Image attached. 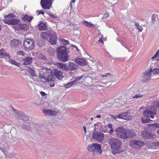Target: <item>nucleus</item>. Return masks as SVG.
Masks as SVG:
<instances>
[{"label": "nucleus", "instance_id": "nucleus-1", "mask_svg": "<svg viewBox=\"0 0 159 159\" xmlns=\"http://www.w3.org/2000/svg\"><path fill=\"white\" fill-rule=\"evenodd\" d=\"M108 141L111 145L112 152L114 155L116 156L121 152L122 151L120 149L122 143L120 139L111 137L109 139Z\"/></svg>", "mask_w": 159, "mask_h": 159}, {"label": "nucleus", "instance_id": "nucleus-2", "mask_svg": "<svg viewBox=\"0 0 159 159\" xmlns=\"http://www.w3.org/2000/svg\"><path fill=\"white\" fill-rule=\"evenodd\" d=\"M57 57L59 60L63 62H66L68 60L69 52L67 48L64 46L58 47L57 48Z\"/></svg>", "mask_w": 159, "mask_h": 159}, {"label": "nucleus", "instance_id": "nucleus-3", "mask_svg": "<svg viewBox=\"0 0 159 159\" xmlns=\"http://www.w3.org/2000/svg\"><path fill=\"white\" fill-rule=\"evenodd\" d=\"M159 75V70H147L141 76V81L145 83L149 82L152 75Z\"/></svg>", "mask_w": 159, "mask_h": 159}, {"label": "nucleus", "instance_id": "nucleus-4", "mask_svg": "<svg viewBox=\"0 0 159 159\" xmlns=\"http://www.w3.org/2000/svg\"><path fill=\"white\" fill-rule=\"evenodd\" d=\"M15 17V15L13 13H11L8 15L4 16L5 19L3 20V21L5 24L9 25H18L20 23L19 20L16 18L13 19Z\"/></svg>", "mask_w": 159, "mask_h": 159}, {"label": "nucleus", "instance_id": "nucleus-5", "mask_svg": "<svg viewBox=\"0 0 159 159\" xmlns=\"http://www.w3.org/2000/svg\"><path fill=\"white\" fill-rule=\"evenodd\" d=\"M87 149L89 151L92 152L93 154H100L102 153L101 145L97 143H93L89 145Z\"/></svg>", "mask_w": 159, "mask_h": 159}, {"label": "nucleus", "instance_id": "nucleus-6", "mask_svg": "<svg viewBox=\"0 0 159 159\" xmlns=\"http://www.w3.org/2000/svg\"><path fill=\"white\" fill-rule=\"evenodd\" d=\"M34 40L30 39H25L23 45L26 50L30 51L34 48Z\"/></svg>", "mask_w": 159, "mask_h": 159}, {"label": "nucleus", "instance_id": "nucleus-7", "mask_svg": "<svg viewBox=\"0 0 159 159\" xmlns=\"http://www.w3.org/2000/svg\"><path fill=\"white\" fill-rule=\"evenodd\" d=\"M157 109L155 108L153 106L147 107L143 114L144 117H148L151 114L156 115L157 114Z\"/></svg>", "mask_w": 159, "mask_h": 159}, {"label": "nucleus", "instance_id": "nucleus-8", "mask_svg": "<svg viewBox=\"0 0 159 159\" xmlns=\"http://www.w3.org/2000/svg\"><path fill=\"white\" fill-rule=\"evenodd\" d=\"M115 131L118 137L123 139H126V138L125 136H126L127 130L125 129L122 127H118L115 129Z\"/></svg>", "mask_w": 159, "mask_h": 159}, {"label": "nucleus", "instance_id": "nucleus-9", "mask_svg": "<svg viewBox=\"0 0 159 159\" xmlns=\"http://www.w3.org/2000/svg\"><path fill=\"white\" fill-rule=\"evenodd\" d=\"M129 113L128 112H124L117 115H112V116L115 119L118 118L129 120L132 119L133 118L132 116H129Z\"/></svg>", "mask_w": 159, "mask_h": 159}, {"label": "nucleus", "instance_id": "nucleus-10", "mask_svg": "<svg viewBox=\"0 0 159 159\" xmlns=\"http://www.w3.org/2000/svg\"><path fill=\"white\" fill-rule=\"evenodd\" d=\"M53 0H41L40 4L43 9H49L52 7Z\"/></svg>", "mask_w": 159, "mask_h": 159}, {"label": "nucleus", "instance_id": "nucleus-11", "mask_svg": "<svg viewBox=\"0 0 159 159\" xmlns=\"http://www.w3.org/2000/svg\"><path fill=\"white\" fill-rule=\"evenodd\" d=\"M144 143L139 140H131L130 141V145L133 147L139 148L143 146Z\"/></svg>", "mask_w": 159, "mask_h": 159}, {"label": "nucleus", "instance_id": "nucleus-12", "mask_svg": "<svg viewBox=\"0 0 159 159\" xmlns=\"http://www.w3.org/2000/svg\"><path fill=\"white\" fill-rule=\"evenodd\" d=\"M93 138L97 141L101 142L103 141L104 139V135L101 132H96L93 133Z\"/></svg>", "mask_w": 159, "mask_h": 159}, {"label": "nucleus", "instance_id": "nucleus-13", "mask_svg": "<svg viewBox=\"0 0 159 159\" xmlns=\"http://www.w3.org/2000/svg\"><path fill=\"white\" fill-rule=\"evenodd\" d=\"M74 61L76 63L80 66H84L88 64L87 60L84 59L78 58H75Z\"/></svg>", "mask_w": 159, "mask_h": 159}, {"label": "nucleus", "instance_id": "nucleus-14", "mask_svg": "<svg viewBox=\"0 0 159 159\" xmlns=\"http://www.w3.org/2000/svg\"><path fill=\"white\" fill-rule=\"evenodd\" d=\"M53 75L58 80H61L63 77V73L60 70H53Z\"/></svg>", "mask_w": 159, "mask_h": 159}, {"label": "nucleus", "instance_id": "nucleus-15", "mask_svg": "<svg viewBox=\"0 0 159 159\" xmlns=\"http://www.w3.org/2000/svg\"><path fill=\"white\" fill-rule=\"evenodd\" d=\"M142 135L145 139H152L153 137V133L151 132H147L145 131H143L141 133Z\"/></svg>", "mask_w": 159, "mask_h": 159}, {"label": "nucleus", "instance_id": "nucleus-16", "mask_svg": "<svg viewBox=\"0 0 159 159\" xmlns=\"http://www.w3.org/2000/svg\"><path fill=\"white\" fill-rule=\"evenodd\" d=\"M43 112L45 115H47L55 116L57 114V113L56 111L50 110L43 109Z\"/></svg>", "mask_w": 159, "mask_h": 159}, {"label": "nucleus", "instance_id": "nucleus-17", "mask_svg": "<svg viewBox=\"0 0 159 159\" xmlns=\"http://www.w3.org/2000/svg\"><path fill=\"white\" fill-rule=\"evenodd\" d=\"M136 134L133 130L130 129L127 130V133L126 134L125 138L126 139L129 138H132L135 136Z\"/></svg>", "mask_w": 159, "mask_h": 159}, {"label": "nucleus", "instance_id": "nucleus-18", "mask_svg": "<svg viewBox=\"0 0 159 159\" xmlns=\"http://www.w3.org/2000/svg\"><path fill=\"white\" fill-rule=\"evenodd\" d=\"M51 34L49 32H42L40 34V36L42 39L47 40L48 38H50Z\"/></svg>", "mask_w": 159, "mask_h": 159}, {"label": "nucleus", "instance_id": "nucleus-19", "mask_svg": "<svg viewBox=\"0 0 159 159\" xmlns=\"http://www.w3.org/2000/svg\"><path fill=\"white\" fill-rule=\"evenodd\" d=\"M94 125L95 126H97V127H95V129L97 128V129H99L100 130L104 132H105L106 131V129L105 126H103L102 124L100 123L97 122L96 124H95Z\"/></svg>", "mask_w": 159, "mask_h": 159}, {"label": "nucleus", "instance_id": "nucleus-20", "mask_svg": "<svg viewBox=\"0 0 159 159\" xmlns=\"http://www.w3.org/2000/svg\"><path fill=\"white\" fill-rule=\"evenodd\" d=\"M32 61L31 57H27L26 58L23 59V64L25 66L30 64L32 63Z\"/></svg>", "mask_w": 159, "mask_h": 159}, {"label": "nucleus", "instance_id": "nucleus-21", "mask_svg": "<svg viewBox=\"0 0 159 159\" xmlns=\"http://www.w3.org/2000/svg\"><path fill=\"white\" fill-rule=\"evenodd\" d=\"M20 43V41L16 39L11 40L10 44L11 46L14 48H17L19 46V44Z\"/></svg>", "mask_w": 159, "mask_h": 159}, {"label": "nucleus", "instance_id": "nucleus-22", "mask_svg": "<svg viewBox=\"0 0 159 159\" xmlns=\"http://www.w3.org/2000/svg\"><path fill=\"white\" fill-rule=\"evenodd\" d=\"M38 26L40 30H47V25L45 23L40 22Z\"/></svg>", "mask_w": 159, "mask_h": 159}, {"label": "nucleus", "instance_id": "nucleus-23", "mask_svg": "<svg viewBox=\"0 0 159 159\" xmlns=\"http://www.w3.org/2000/svg\"><path fill=\"white\" fill-rule=\"evenodd\" d=\"M52 71H49L48 74L47 75V82H53L54 81V77L52 75Z\"/></svg>", "mask_w": 159, "mask_h": 159}, {"label": "nucleus", "instance_id": "nucleus-24", "mask_svg": "<svg viewBox=\"0 0 159 159\" xmlns=\"http://www.w3.org/2000/svg\"><path fill=\"white\" fill-rule=\"evenodd\" d=\"M50 71H52V70H41L39 71V78H41L44 76H47L48 72Z\"/></svg>", "mask_w": 159, "mask_h": 159}, {"label": "nucleus", "instance_id": "nucleus-25", "mask_svg": "<svg viewBox=\"0 0 159 159\" xmlns=\"http://www.w3.org/2000/svg\"><path fill=\"white\" fill-rule=\"evenodd\" d=\"M55 65L58 69H62V70H66V66L64 63L58 62L56 63Z\"/></svg>", "mask_w": 159, "mask_h": 159}, {"label": "nucleus", "instance_id": "nucleus-26", "mask_svg": "<svg viewBox=\"0 0 159 159\" xmlns=\"http://www.w3.org/2000/svg\"><path fill=\"white\" fill-rule=\"evenodd\" d=\"M18 25V26L17 28H16L17 30L21 29L27 30L28 29V26L26 24H19V23Z\"/></svg>", "mask_w": 159, "mask_h": 159}, {"label": "nucleus", "instance_id": "nucleus-27", "mask_svg": "<svg viewBox=\"0 0 159 159\" xmlns=\"http://www.w3.org/2000/svg\"><path fill=\"white\" fill-rule=\"evenodd\" d=\"M49 42L52 45L56 44L57 37L55 36H53L52 34L50 35Z\"/></svg>", "mask_w": 159, "mask_h": 159}, {"label": "nucleus", "instance_id": "nucleus-28", "mask_svg": "<svg viewBox=\"0 0 159 159\" xmlns=\"http://www.w3.org/2000/svg\"><path fill=\"white\" fill-rule=\"evenodd\" d=\"M16 116L18 119H22L23 116L24 115V113L21 111H16Z\"/></svg>", "mask_w": 159, "mask_h": 159}, {"label": "nucleus", "instance_id": "nucleus-29", "mask_svg": "<svg viewBox=\"0 0 159 159\" xmlns=\"http://www.w3.org/2000/svg\"><path fill=\"white\" fill-rule=\"evenodd\" d=\"M33 17L32 16H29L26 15L22 18L23 20L24 21H28L30 22L32 20Z\"/></svg>", "mask_w": 159, "mask_h": 159}, {"label": "nucleus", "instance_id": "nucleus-30", "mask_svg": "<svg viewBox=\"0 0 159 159\" xmlns=\"http://www.w3.org/2000/svg\"><path fill=\"white\" fill-rule=\"evenodd\" d=\"M69 67L71 70H75L77 68L78 66L73 62H69Z\"/></svg>", "mask_w": 159, "mask_h": 159}, {"label": "nucleus", "instance_id": "nucleus-31", "mask_svg": "<svg viewBox=\"0 0 159 159\" xmlns=\"http://www.w3.org/2000/svg\"><path fill=\"white\" fill-rule=\"evenodd\" d=\"M83 24H85L86 26L89 27H93L94 26V25L93 24L86 20H84Z\"/></svg>", "mask_w": 159, "mask_h": 159}, {"label": "nucleus", "instance_id": "nucleus-32", "mask_svg": "<svg viewBox=\"0 0 159 159\" xmlns=\"http://www.w3.org/2000/svg\"><path fill=\"white\" fill-rule=\"evenodd\" d=\"M152 59H155L157 61L159 60V49L156 52L155 55L152 57Z\"/></svg>", "mask_w": 159, "mask_h": 159}, {"label": "nucleus", "instance_id": "nucleus-33", "mask_svg": "<svg viewBox=\"0 0 159 159\" xmlns=\"http://www.w3.org/2000/svg\"><path fill=\"white\" fill-rule=\"evenodd\" d=\"M83 77L85 78V77L84 76V75H82L80 76H78L75 78V80L73 81L76 84V82L80 80L81 79H82Z\"/></svg>", "mask_w": 159, "mask_h": 159}, {"label": "nucleus", "instance_id": "nucleus-34", "mask_svg": "<svg viewBox=\"0 0 159 159\" xmlns=\"http://www.w3.org/2000/svg\"><path fill=\"white\" fill-rule=\"evenodd\" d=\"M135 25L137 27V29L139 31L141 32L143 30L142 27L141 25H140L139 23H136L135 24Z\"/></svg>", "mask_w": 159, "mask_h": 159}, {"label": "nucleus", "instance_id": "nucleus-35", "mask_svg": "<svg viewBox=\"0 0 159 159\" xmlns=\"http://www.w3.org/2000/svg\"><path fill=\"white\" fill-rule=\"evenodd\" d=\"M153 105L155 108H156L157 109H159V102L156 101H153Z\"/></svg>", "mask_w": 159, "mask_h": 159}, {"label": "nucleus", "instance_id": "nucleus-36", "mask_svg": "<svg viewBox=\"0 0 159 159\" xmlns=\"http://www.w3.org/2000/svg\"><path fill=\"white\" fill-rule=\"evenodd\" d=\"M10 62L13 65H15L17 66H20V62H17L16 61L13 59L10 60Z\"/></svg>", "mask_w": 159, "mask_h": 159}, {"label": "nucleus", "instance_id": "nucleus-37", "mask_svg": "<svg viewBox=\"0 0 159 159\" xmlns=\"http://www.w3.org/2000/svg\"><path fill=\"white\" fill-rule=\"evenodd\" d=\"M75 83L73 81L69 82V83H67L65 85V88H67L70 87L72 86H73V85L75 84Z\"/></svg>", "mask_w": 159, "mask_h": 159}, {"label": "nucleus", "instance_id": "nucleus-38", "mask_svg": "<svg viewBox=\"0 0 159 159\" xmlns=\"http://www.w3.org/2000/svg\"><path fill=\"white\" fill-rule=\"evenodd\" d=\"M29 73L32 76H37L34 70H29Z\"/></svg>", "mask_w": 159, "mask_h": 159}, {"label": "nucleus", "instance_id": "nucleus-39", "mask_svg": "<svg viewBox=\"0 0 159 159\" xmlns=\"http://www.w3.org/2000/svg\"><path fill=\"white\" fill-rule=\"evenodd\" d=\"M156 15L155 14H153L152 15V24H153L154 25L155 24V21L157 20H156Z\"/></svg>", "mask_w": 159, "mask_h": 159}, {"label": "nucleus", "instance_id": "nucleus-40", "mask_svg": "<svg viewBox=\"0 0 159 159\" xmlns=\"http://www.w3.org/2000/svg\"><path fill=\"white\" fill-rule=\"evenodd\" d=\"M1 57L5 58H6L7 57L9 58L10 57L9 54L7 52H3Z\"/></svg>", "mask_w": 159, "mask_h": 159}, {"label": "nucleus", "instance_id": "nucleus-41", "mask_svg": "<svg viewBox=\"0 0 159 159\" xmlns=\"http://www.w3.org/2000/svg\"><path fill=\"white\" fill-rule=\"evenodd\" d=\"M85 127H86V128L87 129L88 131L89 132L90 131V129L92 127V126L91 125V124L89 123L85 124L84 125Z\"/></svg>", "mask_w": 159, "mask_h": 159}, {"label": "nucleus", "instance_id": "nucleus-42", "mask_svg": "<svg viewBox=\"0 0 159 159\" xmlns=\"http://www.w3.org/2000/svg\"><path fill=\"white\" fill-rule=\"evenodd\" d=\"M47 76H44L42 77L41 78L39 79L40 80V81L42 82H47Z\"/></svg>", "mask_w": 159, "mask_h": 159}, {"label": "nucleus", "instance_id": "nucleus-43", "mask_svg": "<svg viewBox=\"0 0 159 159\" xmlns=\"http://www.w3.org/2000/svg\"><path fill=\"white\" fill-rule=\"evenodd\" d=\"M141 120L142 123H149L150 121H152V120H151L150 119H144L143 118H141Z\"/></svg>", "mask_w": 159, "mask_h": 159}, {"label": "nucleus", "instance_id": "nucleus-44", "mask_svg": "<svg viewBox=\"0 0 159 159\" xmlns=\"http://www.w3.org/2000/svg\"><path fill=\"white\" fill-rule=\"evenodd\" d=\"M29 119V117L27 116V115H25V114H24V115L23 116V117L21 120H23L24 121H27Z\"/></svg>", "mask_w": 159, "mask_h": 159}, {"label": "nucleus", "instance_id": "nucleus-45", "mask_svg": "<svg viewBox=\"0 0 159 159\" xmlns=\"http://www.w3.org/2000/svg\"><path fill=\"white\" fill-rule=\"evenodd\" d=\"M17 55V56H18L19 55H21L22 56H24L25 55V54L24 52L22 51H17L16 52Z\"/></svg>", "mask_w": 159, "mask_h": 159}, {"label": "nucleus", "instance_id": "nucleus-46", "mask_svg": "<svg viewBox=\"0 0 159 159\" xmlns=\"http://www.w3.org/2000/svg\"><path fill=\"white\" fill-rule=\"evenodd\" d=\"M63 44L64 45H66L69 44V42L67 40H66L64 39H62L61 40Z\"/></svg>", "mask_w": 159, "mask_h": 159}, {"label": "nucleus", "instance_id": "nucleus-47", "mask_svg": "<svg viewBox=\"0 0 159 159\" xmlns=\"http://www.w3.org/2000/svg\"><path fill=\"white\" fill-rule=\"evenodd\" d=\"M143 96V95L140 94H138L135 95L133 97V98H140Z\"/></svg>", "mask_w": 159, "mask_h": 159}, {"label": "nucleus", "instance_id": "nucleus-48", "mask_svg": "<svg viewBox=\"0 0 159 159\" xmlns=\"http://www.w3.org/2000/svg\"><path fill=\"white\" fill-rule=\"evenodd\" d=\"M109 14L108 13L106 12L103 15L102 18L104 19H106L107 18L109 17Z\"/></svg>", "mask_w": 159, "mask_h": 159}, {"label": "nucleus", "instance_id": "nucleus-49", "mask_svg": "<svg viewBox=\"0 0 159 159\" xmlns=\"http://www.w3.org/2000/svg\"><path fill=\"white\" fill-rule=\"evenodd\" d=\"M159 24V21L158 20H156V21H155V25H154V24H152L153 26L155 27H158Z\"/></svg>", "mask_w": 159, "mask_h": 159}, {"label": "nucleus", "instance_id": "nucleus-50", "mask_svg": "<svg viewBox=\"0 0 159 159\" xmlns=\"http://www.w3.org/2000/svg\"><path fill=\"white\" fill-rule=\"evenodd\" d=\"M22 128L25 130H28L30 128V127L28 125H23L22 126Z\"/></svg>", "mask_w": 159, "mask_h": 159}, {"label": "nucleus", "instance_id": "nucleus-51", "mask_svg": "<svg viewBox=\"0 0 159 159\" xmlns=\"http://www.w3.org/2000/svg\"><path fill=\"white\" fill-rule=\"evenodd\" d=\"M36 12L38 15H39L40 14L43 15L44 14V12L42 10H37Z\"/></svg>", "mask_w": 159, "mask_h": 159}, {"label": "nucleus", "instance_id": "nucleus-52", "mask_svg": "<svg viewBox=\"0 0 159 159\" xmlns=\"http://www.w3.org/2000/svg\"><path fill=\"white\" fill-rule=\"evenodd\" d=\"M108 75H109V76H111V74L110 73H107V74H105L104 75H101V76L102 77H107Z\"/></svg>", "mask_w": 159, "mask_h": 159}, {"label": "nucleus", "instance_id": "nucleus-53", "mask_svg": "<svg viewBox=\"0 0 159 159\" xmlns=\"http://www.w3.org/2000/svg\"><path fill=\"white\" fill-rule=\"evenodd\" d=\"M151 125L153 126L155 128H159V124L155 123Z\"/></svg>", "mask_w": 159, "mask_h": 159}, {"label": "nucleus", "instance_id": "nucleus-54", "mask_svg": "<svg viewBox=\"0 0 159 159\" xmlns=\"http://www.w3.org/2000/svg\"><path fill=\"white\" fill-rule=\"evenodd\" d=\"M154 144L155 146L159 147V141H157L154 142Z\"/></svg>", "mask_w": 159, "mask_h": 159}, {"label": "nucleus", "instance_id": "nucleus-55", "mask_svg": "<svg viewBox=\"0 0 159 159\" xmlns=\"http://www.w3.org/2000/svg\"><path fill=\"white\" fill-rule=\"evenodd\" d=\"M50 16L53 18H56L57 17V15L53 14H52Z\"/></svg>", "mask_w": 159, "mask_h": 159}, {"label": "nucleus", "instance_id": "nucleus-56", "mask_svg": "<svg viewBox=\"0 0 159 159\" xmlns=\"http://www.w3.org/2000/svg\"><path fill=\"white\" fill-rule=\"evenodd\" d=\"M98 41L100 43H101L102 44H104V42L102 39V38H100L98 40Z\"/></svg>", "mask_w": 159, "mask_h": 159}, {"label": "nucleus", "instance_id": "nucleus-57", "mask_svg": "<svg viewBox=\"0 0 159 159\" xmlns=\"http://www.w3.org/2000/svg\"><path fill=\"white\" fill-rule=\"evenodd\" d=\"M4 52V50L3 49H2L0 50V56L1 57L2 54L3 53V52Z\"/></svg>", "mask_w": 159, "mask_h": 159}, {"label": "nucleus", "instance_id": "nucleus-58", "mask_svg": "<svg viewBox=\"0 0 159 159\" xmlns=\"http://www.w3.org/2000/svg\"><path fill=\"white\" fill-rule=\"evenodd\" d=\"M154 115H155L153 114H151L149 116V117H148L147 118H151V119H153L154 117Z\"/></svg>", "mask_w": 159, "mask_h": 159}, {"label": "nucleus", "instance_id": "nucleus-59", "mask_svg": "<svg viewBox=\"0 0 159 159\" xmlns=\"http://www.w3.org/2000/svg\"><path fill=\"white\" fill-rule=\"evenodd\" d=\"M40 94L42 96H45L46 95V93L45 92L43 91H41L40 92Z\"/></svg>", "mask_w": 159, "mask_h": 159}, {"label": "nucleus", "instance_id": "nucleus-60", "mask_svg": "<svg viewBox=\"0 0 159 159\" xmlns=\"http://www.w3.org/2000/svg\"><path fill=\"white\" fill-rule=\"evenodd\" d=\"M83 129H84V132H85V134H86V133H87V131H86V127H85V126H84V125L83 126Z\"/></svg>", "mask_w": 159, "mask_h": 159}, {"label": "nucleus", "instance_id": "nucleus-61", "mask_svg": "<svg viewBox=\"0 0 159 159\" xmlns=\"http://www.w3.org/2000/svg\"><path fill=\"white\" fill-rule=\"evenodd\" d=\"M107 126H108V127L109 128H110L111 129V128H112V125L111 124H108L107 125Z\"/></svg>", "mask_w": 159, "mask_h": 159}, {"label": "nucleus", "instance_id": "nucleus-62", "mask_svg": "<svg viewBox=\"0 0 159 159\" xmlns=\"http://www.w3.org/2000/svg\"><path fill=\"white\" fill-rule=\"evenodd\" d=\"M2 75H5L2 74V70H0V77H1Z\"/></svg>", "mask_w": 159, "mask_h": 159}, {"label": "nucleus", "instance_id": "nucleus-63", "mask_svg": "<svg viewBox=\"0 0 159 159\" xmlns=\"http://www.w3.org/2000/svg\"><path fill=\"white\" fill-rule=\"evenodd\" d=\"M113 132V130L111 128L110 130L109 131V133L111 134L112 132Z\"/></svg>", "mask_w": 159, "mask_h": 159}, {"label": "nucleus", "instance_id": "nucleus-64", "mask_svg": "<svg viewBox=\"0 0 159 159\" xmlns=\"http://www.w3.org/2000/svg\"><path fill=\"white\" fill-rule=\"evenodd\" d=\"M47 13L48 14V15H49L50 16H51V15L52 14V13H51V12L50 11H49L48 12H47Z\"/></svg>", "mask_w": 159, "mask_h": 159}]
</instances>
